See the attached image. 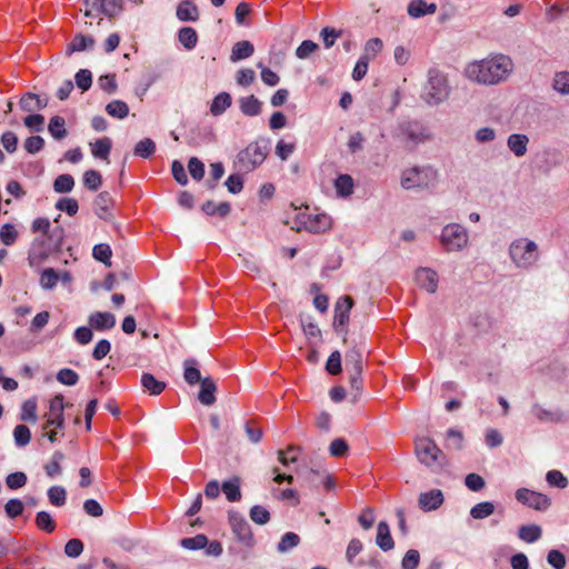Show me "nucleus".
<instances>
[{"mask_svg": "<svg viewBox=\"0 0 569 569\" xmlns=\"http://www.w3.org/2000/svg\"><path fill=\"white\" fill-rule=\"evenodd\" d=\"M513 70L512 60L505 54H493L473 61L466 68V76L480 84L495 86L508 79Z\"/></svg>", "mask_w": 569, "mask_h": 569, "instance_id": "obj_1", "label": "nucleus"}, {"mask_svg": "<svg viewBox=\"0 0 569 569\" xmlns=\"http://www.w3.org/2000/svg\"><path fill=\"white\" fill-rule=\"evenodd\" d=\"M508 254L517 269L532 270L539 259L540 251L538 244L528 238H517L509 244Z\"/></svg>", "mask_w": 569, "mask_h": 569, "instance_id": "obj_2", "label": "nucleus"}, {"mask_svg": "<svg viewBox=\"0 0 569 569\" xmlns=\"http://www.w3.org/2000/svg\"><path fill=\"white\" fill-rule=\"evenodd\" d=\"M439 172L431 166L412 167L401 173L400 184L406 190L427 191L437 188Z\"/></svg>", "mask_w": 569, "mask_h": 569, "instance_id": "obj_3", "label": "nucleus"}, {"mask_svg": "<svg viewBox=\"0 0 569 569\" xmlns=\"http://www.w3.org/2000/svg\"><path fill=\"white\" fill-rule=\"evenodd\" d=\"M270 140L258 139L237 154L236 166L239 170L251 172L263 163L269 153Z\"/></svg>", "mask_w": 569, "mask_h": 569, "instance_id": "obj_4", "label": "nucleus"}, {"mask_svg": "<svg viewBox=\"0 0 569 569\" xmlns=\"http://www.w3.org/2000/svg\"><path fill=\"white\" fill-rule=\"evenodd\" d=\"M450 87L446 76L436 69H430L421 94L425 102L429 106H438L448 99Z\"/></svg>", "mask_w": 569, "mask_h": 569, "instance_id": "obj_5", "label": "nucleus"}, {"mask_svg": "<svg viewBox=\"0 0 569 569\" xmlns=\"http://www.w3.org/2000/svg\"><path fill=\"white\" fill-rule=\"evenodd\" d=\"M415 452L419 462L431 470H438L445 466V453L436 442L428 437L416 439Z\"/></svg>", "mask_w": 569, "mask_h": 569, "instance_id": "obj_6", "label": "nucleus"}, {"mask_svg": "<svg viewBox=\"0 0 569 569\" xmlns=\"http://www.w3.org/2000/svg\"><path fill=\"white\" fill-rule=\"evenodd\" d=\"M439 240L447 252L462 251L469 244V232L462 224L451 222L442 228Z\"/></svg>", "mask_w": 569, "mask_h": 569, "instance_id": "obj_7", "label": "nucleus"}, {"mask_svg": "<svg viewBox=\"0 0 569 569\" xmlns=\"http://www.w3.org/2000/svg\"><path fill=\"white\" fill-rule=\"evenodd\" d=\"M228 519L231 531L237 540L247 548H252L256 545V540L246 518L240 512L230 510L228 512Z\"/></svg>", "mask_w": 569, "mask_h": 569, "instance_id": "obj_8", "label": "nucleus"}, {"mask_svg": "<svg viewBox=\"0 0 569 569\" xmlns=\"http://www.w3.org/2000/svg\"><path fill=\"white\" fill-rule=\"evenodd\" d=\"M515 497L518 502L537 511H546L551 506V499L547 495L528 488L518 489Z\"/></svg>", "mask_w": 569, "mask_h": 569, "instance_id": "obj_9", "label": "nucleus"}, {"mask_svg": "<svg viewBox=\"0 0 569 569\" xmlns=\"http://www.w3.org/2000/svg\"><path fill=\"white\" fill-rule=\"evenodd\" d=\"M53 250L56 249L46 238L34 239L28 253L29 264L31 267L41 264Z\"/></svg>", "mask_w": 569, "mask_h": 569, "instance_id": "obj_10", "label": "nucleus"}, {"mask_svg": "<svg viewBox=\"0 0 569 569\" xmlns=\"http://www.w3.org/2000/svg\"><path fill=\"white\" fill-rule=\"evenodd\" d=\"M443 500L445 497L440 489H431L419 495L418 505L422 511L429 512L440 508Z\"/></svg>", "mask_w": 569, "mask_h": 569, "instance_id": "obj_11", "label": "nucleus"}, {"mask_svg": "<svg viewBox=\"0 0 569 569\" xmlns=\"http://www.w3.org/2000/svg\"><path fill=\"white\" fill-rule=\"evenodd\" d=\"M89 326L97 331L111 330L116 326V317L108 311H96L88 317Z\"/></svg>", "mask_w": 569, "mask_h": 569, "instance_id": "obj_12", "label": "nucleus"}, {"mask_svg": "<svg viewBox=\"0 0 569 569\" xmlns=\"http://www.w3.org/2000/svg\"><path fill=\"white\" fill-rule=\"evenodd\" d=\"M417 284L429 293H435L438 289V274L430 268H419L416 271Z\"/></svg>", "mask_w": 569, "mask_h": 569, "instance_id": "obj_13", "label": "nucleus"}, {"mask_svg": "<svg viewBox=\"0 0 569 569\" xmlns=\"http://www.w3.org/2000/svg\"><path fill=\"white\" fill-rule=\"evenodd\" d=\"M400 130L406 138L412 143H421L429 138L427 129L417 121L405 122L400 126Z\"/></svg>", "mask_w": 569, "mask_h": 569, "instance_id": "obj_14", "label": "nucleus"}, {"mask_svg": "<svg viewBox=\"0 0 569 569\" xmlns=\"http://www.w3.org/2000/svg\"><path fill=\"white\" fill-rule=\"evenodd\" d=\"M48 104V98H41L40 96L27 92L20 98L19 106L22 111L34 112L42 110Z\"/></svg>", "mask_w": 569, "mask_h": 569, "instance_id": "obj_15", "label": "nucleus"}, {"mask_svg": "<svg viewBox=\"0 0 569 569\" xmlns=\"http://www.w3.org/2000/svg\"><path fill=\"white\" fill-rule=\"evenodd\" d=\"M345 366L347 372L363 371V349L358 346L350 348L345 356Z\"/></svg>", "mask_w": 569, "mask_h": 569, "instance_id": "obj_16", "label": "nucleus"}, {"mask_svg": "<svg viewBox=\"0 0 569 569\" xmlns=\"http://www.w3.org/2000/svg\"><path fill=\"white\" fill-rule=\"evenodd\" d=\"M529 137L523 133H511L507 138V147L518 158L523 157L528 151Z\"/></svg>", "mask_w": 569, "mask_h": 569, "instance_id": "obj_17", "label": "nucleus"}, {"mask_svg": "<svg viewBox=\"0 0 569 569\" xmlns=\"http://www.w3.org/2000/svg\"><path fill=\"white\" fill-rule=\"evenodd\" d=\"M112 197L108 191L100 192L93 201V210L96 214L103 220H109L110 214V207L112 206Z\"/></svg>", "mask_w": 569, "mask_h": 569, "instance_id": "obj_18", "label": "nucleus"}, {"mask_svg": "<svg viewBox=\"0 0 569 569\" xmlns=\"http://www.w3.org/2000/svg\"><path fill=\"white\" fill-rule=\"evenodd\" d=\"M216 391H217L216 382L210 377H206L200 382V391L198 395V400L204 406H211L217 400Z\"/></svg>", "mask_w": 569, "mask_h": 569, "instance_id": "obj_19", "label": "nucleus"}, {"mask_svg": "<svg viewBox=\"0 0 569 569\" xmlns=\"http://www.w3.org/2000/svg\"><path fill=\"white\" fill-rule=\"evenodd\" d=\"M302 223L308 231L320 233L330 228L331 220L327 214H315L307 216Z\"/></svg>", "mask_w": 569, "mask_h": 569, "instance_id": "obj_20", "label": "nucleus"}, {"mask_svg": "<svg viewBox=\"0 0 569 569\" xmlns=\"http://www.w3.org/2000/svg\"><path fill=\"white\" fill-rule=\"evenodd\" d=\"M407 11L411 18L418 19L427 14H433L437 11V4L428 3L425 0H412L408 4Z\"/></svg>", "mask_w": 569, "mask_h": 569, "instance_id": "obj_21", "label": "nucleus"}, {"mask_svg": "<svg viewBox=\"0 0 569 569\" xmlns=\"http://www.w3.org/2000/svg\"><path fill=\"white\" fill-rule=\"evenodd\" d=\"M376 543L382 551H390L395 548V541L391 537L389 525L386 521L378 523Z\"/></svg>", "mask_w": 569, "mask_h": 569, "instance_id": "obj_22", "label": "nucleus"}, {"mask_svg": "<svg viewBox=\"0 0 569 569\" xmlns=\"http://www.w3.org/2000/svg\"><path fill=\"white\" fill-rule=\"evenodd\" d=\"M177 18L180 21H197L199 19L198 7L191 0H183L177 7Z\"/></svg>", "mask_w": 569, "mask_h": 569, "instance_id": "obj_23", "label": "nucleus"}, {"mask_svg": "<svg viewBox=\"0 0 569 569\" xmlns=\"http://www.w3.org/2000/svg\"><path fill=\"white\" fill-rule=\"evenodd\" d=\"M261 101L253 94L242 97L239 100V107L241 112L248 117H256L261 113Z\"/></svg>", "mask_w": 569, "mask_h": 569, "instance_id": "obj_24", "label": "nucleus"}, {"mask_svg": "<svg viewBox=\"0 0 569 569\" xmlns=\"http://www.w3.org/2000/svg\"><path fill=\"white\" fill-rule=\"evenodd\" d=\"M91 147V153L94 158L101 159V160H108L111 148H112V141L108 137L100 138L96 140L94 142L90 143Z\"/></svg>", "mask_w": 569, "mask_h": 569, "instance_id": "obj_25", "label": "nucleus"}, {"mask_svg": "<svg viewBox=\"0 0 569 569\" xmlns=\"http://www.w3.org/2000/svg\"><path fill=\"white\" fill-rule=\"evenodd\" d=\"M141 386L151 396H158L166 389V382L156 379V377L149 372L142 373Z\"/></svg>", "mask_w": 569, "mask_h": 569, "instance_id": "obj_26", "label": "nucleus"}, {"mask_svg": "<svg viewBox=\"0 0 569 569\" xmlns=\"http://www.w3.org/2000/svg\"><path fill=\"white\" fill-rule=\"evenodd\" d=\"M253 51L254 48L250 41H238L232 47L230 59L233 62L240 61L251 57L253 54Z\"/></svg>", "mask_w": 569, "mask_h": 569, "instance_id": "obj_27", "label": "nucleus"}, {"mask_svg": "<svg viewBox=\"0 0 569 569\" xmlns=\"http://www.w3.org/2000/svg\"><path fill=\"white\" fill-rule=\"evenodd\" d=\"M94 47V39L91 36L77 34L68 44V53L91 50Z\"/></svg>", "mask_w": 569, "mask_h": 569, "instance_id": "obj_28", "label": "nucleus"}, {"mask_svg": "<svg viewBox=\"0 0 569 569\" xmlns=\"http://www.w3.org/2000/svg\"><path fill=\"white\" fill-rule=\"evenodd\" d=\"M542 536V529L540 526L531 523L521 526L518 529V537L527 543H533L538 541Z\"/></svg>", "mask_w": 569, "mask_h": 569, "instance_id": "obj_29", "label": "nucleus"}, {"mask_svg": "<svg viewBox=\"0 0 569 569\" xmlns=\"http://www.w3.org/2000/svg\"><path fill=\"white\" fill-rule=\"evenodd\" d=\"M197 365L198 362L194 359H187L183 362V378L191 386L203 380Z\"/></svg>", "mask_w": 569, "mask_h": 569, "instance_id": "obj_30", "label": "nucleus"}, {"mask_svg": "<svg viewBox=\"0 0 569 569\" xmlns=\"http://www.w3.org/2000/svg\"><path fill=\"white\" fill-rule=\"evenodd\" d=\"M221 490L230 502H236L241 499L240 480L238 477L223 481Z\"/></svg>", "mask_w": 569, "mask_h": 569, "instance_id": "obj_31", "label": "nucleus"}, {"mask_svg": "<svg viewBox=\"0 0 569 569\" xmlns=\"http://www.w3.org/2000/svg\"><path fill=\"white\" fill-rule=\"evenodd\" d=\"M178 40L187 50H192L198 43L197 31L191 27H183L178 32Z\"/></svg>", "mask_w": 569, "mask_h": 569, "instance_id": "obj_32", "label": "nucleus"}, {"mask_svg": "<svg viewBox=\"0 0 569 569\" xmlns=\"http://www.w3.org/2000/svg\"><path fill=\"white\" fill-rule=\"evenodd\" d=\"M353 179L349 174H339L335 180L337 194L347 198L353 193Z\"/></svg>", "mask_w": 569, "mask_h": 569, "instance_id": "obj_33", "label": "nucleus"}, {"mask_svg": "<svg viewBox=\"0 0 569 569\" xmlns=\"http://www.w3.org/2000/svg\"><path fill=\"white\" fill-rule=\"evenodd\" d=\"M301 539L299 535L292 531L286 532L277 545V551L279 553H287L297 546H299Z\"/></svg>", "mask_w": 569, "mask_h": 569, "instance_id": "obj_34", "label": "nucleus"}, {"mask_svg": "<svg viewBox=\"0 0 569 569\" xmlns=\"http://www.w3.org/2000/svg\"><path fill=\"white\" fill-rule=\"evenodd\" d=\"M231 106V96L228 92L217 94L210 106L213 116L222 114Z\"/></svg>", "mask_w": 569, "mask_h": 569, "instance_id": "obj_35", "label": "nucleus"}, {"mask_svg": "<svg viewBox=\"0 0 569 569\" xmlns=\"http://www.w3.org/2000/svg\"><path fill=\"white\" fill-rule=\"evenodd\" d=\"M48 130L56 140H62L66 138L68 132L66 130L64 118L61 116H53L49 121Z\"/></svg>", "mask_w": 569, "mask_h": 569, "instance_id": "obj_36", "label": "nucleus"}, {"mask_svg": "<svg viewBox=\"0 0 569 569\" xmlns=\"http://www.w3.org/2000/svg\"><path fill=\"white\" fill-rule=\"evenodd\" d=\"M230 210H231V206L227 201H223V202H220L219 204H217L213 201L208 200L202 204V211L208 216L218 214L223 218L229 214Z\"/></svg>", "mask_w": 569, "mask_h": 569, "instance_id": "obj_37", "label": "nucleus"}, {"mask_svg": "<svg viewBox=\"0 0 569 569\" xmlns=\"http://www.w3.org/2000/svg\"><path fill=\"white\" fill-rule=\"evenodd\" d=\"M532 415L539 420L543 422H558L561 420V413L559 411H551L545 409L540 405L536 403L531 408Z\"/></svg>", "mask_w": 569, "mask_h": 569, "instance_id": "obj_38", "label": "nucleus"}, {"mask_svg": "<svg viewBox=\"0 0 569 569\" xmlns=\"http://www.w3.org/2000/svg\"><path fill=\"white\" fill-rule=\"evenodd\" d=\"M154 152L156 143L150 138L140 140L133 148V154L142 159H149Z\"/></svg>", "mask_w": 569, "mask_h": 569, "instance_id": "obj_39", "label": "nucleus"}, {"mask_svg": "<svg viewBox=\"0 0 569 569\" xmlns=\"http://www.w3.org/2000/svg\"><path fill=\"white\" fill-rule=\"evenodd\" d=\"M107 113L116 119H124L129 114V107L122 100H113L106 106Z\"/></svg>", "mask_w": 569, "mask_h": 569, "instance_id": "obj_40", "label": "nucleus"}, {"mask_svg": "<svg viewBox=\"0 0 569 569\" xmlns=\"http://www.w3.org/2000/svg\"><path fill=\"white\" fill-rule=\"evenodd\" d=\"M38 529L52 533L56 530V521L48 511H39L34 519Z\"/></svg>", "mask_w": 569, "mask_h": 569, "instance_id": "obj_41", "label": "nucleus"}, {"mask_svg": "<svg viewBox=\"0 0 569 569\" xmlns=\"http://www.w3.org/2000/svg\"><path fill=\"white\" fill-rule=\"evenodd\" d=\"M122 9L123 0H102L97 11L112 18L118 16Z\"/></svg>", "mask_w": 569, "mask_h": 569, "instance_id": "obj_42", "label": "nucleus"}, {"mask_svg": "<svg viewBox=\"0 0 569 569\" xmlns=\"http://www.w3.org/2000/svg\"><path fill=\"white\" fill-rule=\"evenodd\" d=\"M493 512L495 505L491 501L479 502L470 509V516L477 520L486 519Z\"/></svg>", "mask_w": 569, "mask_h": 569, "instance_id": "obj_43", "label": "nucleus"}, {"mask_svg": "<svg viewBox=\"0 0 569 569\" xmlns=\"http://www.w3.org/2000/svg\"><path fill=\"white\" fill-rule=\"evenodd\" d=\"M552 88L562 96L569 94V71L556 72L552 79Z\"/></svg>", "mask_w": 569, "mask_h": 569, "instance_id": "obj_44", "label": "nucleus"}, {"mask_svg": "<svg viewBox=\"0 0 569 569\" xmlns=\"http://www.w3.org/2000/svg\"><path fill=\"white\" fill-rule=\"evenodd\" d=\"M74 187V179L69 173H62L58 176L53 181V190L57 193H68L72 191Z\"/></svg>", "mask_w": 569, "mask_h": 569, "instance_id": "obj_45", "label": "nucleus"}, {"mask_svg": "<svg viewBox=\"0 0 569 569\" xmlns=\"http://www.w3.org/2000/svg\"><path fill=\"white\" fill-rule=\"evenodd\" d=\"M60 279V274L53 268H47L41 272L40 286L46 290L53 289Z\"/></svg>", "mask_w": 569, "mask_h": 569, "instance_id": "obj_46", "label": "nucleus"}, {"mask_svg": "<svg viewBox=\"0 0 569 569\" xmlns=\"http://www.w3.org/2000/svg\"><path fill=\"white\" fill-rule=\"evenodd\" d=\"M48 499L51 505L62 507L67 500V491L61 486H52L47 491Z\"/></svg>", "mask_w": 569, "mask_h": 569, "instance_id": "obj_47", "label": "nucleus"}, {"mask_svg": "<svg viewBox=\"0 0 569 569\" xmlns=\"http://www.w3.org/2000/svg\"><path fill=\"white\" fill-rule=\"evenodd\" d=\"M546 481L550 487L565 489L569 485L568 478L559 470H549L546 473Z\"/></svg>", "mask_w": 569, "mask_h": 569, "instance_id": "obj_48", "label": "nucleus"}, {"mask_svg": "<svg viewBox=\"0 0 569 569\" xmlns=\"http://www.w3.org/2000/svg\"><path fill=\"white\" fill-rule=\"evenodd\" d=\"M249 517L254 523L263 526L269 522L270 512L266 507L256 505L251 507L249 511Z\"/></svg>", "mask_w": 569, "mask_h": 569, "instance_id": "obj_49", "label": "nucleus"}, {"mask_svg": "<svg viewBox=\"0 0 569 569\" xmlns=\"http://www.w3.org/2000/svg\"><path fill=\"white\" fill-rule=\"evenodd\" d=\"M20 420L34 423L37 421V402L33 399L26 400L21 406Z\"/></svg>", "mask_w": 569, "mask_h": 569, "instance_id": "obj_50", "label": "nucleus"}, {"mask_svg": "<svg viewBox=\"0 0 569 569\" xmlns=\"http://www.w3.org/2000/svg\"><path fill=\"white\" fill-rule=\"evenodd\" d=\"M102 183V177L99 171L90 169L83 173V184L90 191H97Z\"/></svg>", "mask_w": 569, "mask_h": 569, "instance_id": "obj_51", "label": "nucleus"}, {"mask_svg": "<svg viewBox=\"0 0 569 569\" xmlns=\"http://www.w3.org/2000/svg\"><path fill=\"white\" fill-rule=\"evenodd\" d=\"M13 438L17 447H26L31 440L30 429L26 425H18L13 429Z\"/></svg>", "mask_w": 569, "mask_h": 569, "instance_id": "obj_52", "label": "nucleus"}, {"mask_svg": "<svg viewBox=\"0 0 569 569\" xmlns=\"http://www.w3.org/2000/svg\"><path fill=\"white\" fill-rule=\"evenodd\" d=\"M111 248L107 243H98L92 249V256L96 260L103 262L106 266H111Z\"/></svg>", "mask_w": 569, "mask_h": 569, "instance_id": "obj_53", "label": "nucleus"}, {"mask_svg": "<svg viewBox=\"0 0 569 569\" xmlns=\"http://www.w3.org/2000/svg\"><path fill=\"white\" fill-rule=\"evenodd\" d=\"M180 545L188 550H200L208 545V538L204 535H197L191 538H183Z\"/></svg>", "mask_w": 569, "mask_h": 569, "instance_id": "obj_54", "label": "nucleus"}, {"mask_svg": "<svg viewBox=\"0 0 569 569\" xmlns=\"http://www.w3.org/2000/svg\"><path fill=\"white\" fill-rule=\"evenodd\" d=\"M18 239V231L11 223H4L0 228V240L4 246H12Z\"/></svg>", "mask_w": 569, "mask_h": 569, "instance_id": "obj_55", "label": "nucleus"}, {"mask_svg": "<svg viewBox=\"0 0 569 569\" xmlns=\"http://www.w3.org/2000/svg\"><path fill=\"white\" fill-rule=\"evenodd\" d=\"M28 477L22 471L9 473L6 478V485L11 490H17L26 486Z\"/></svg>", "mask_w": 569, "mask_h": 569, "instance_id": "obj_56", "label": "nucleus"}, {"mask_svg": "<svg viewBox=\"0 0 569 569\" xmlns=\"http://www.w3.org/2000/svg\"><path fill=\"white\" fill-rule=\"evenodd\" d=\"M64 455L61 451L53 452L51 460L44 466L46 473L53 478L61 472L60 462L63 460Z\"/></svg>", "mask_w": 569, "mask_h": 569, "instance_id": "obj_57", "label": "nucleus"}, {"mask_svg": "<svg viewBox=\"0 0 569 569\" xmlns=\"http://www.w3.org/2000/svg\"><path fill=\"white\" fill-rule=\"evenodd\" d=\"M24 510L23 502L18 498H12L4 505V512L8 518L14 519L22 515Z\"/></svg>", "mask_w": 569, "mask_h": 569, "instance_id": "obj_58", "label": "nucleus"}, {"mask_svg": "<svg viewBox=\"0 0 569 569\" xmlns=\"http://www.w3.org/2000/svg\"><path fill=\"white\" fill-rule=\"evenodd\" d=\"M23 124L33 132H41L44 128V117L40 113H32L23 119Z\"/></svg>", "mask_w": 569, "mask_h": 569, "instance_id": "obj_59", "label": "nucleus"}, {"mask_svg": "<svg viewBox=\"0 0 569 569\" xmlns=\"http://www.w3.org/2000/svg\"><path fill=\"white\" fill-rule=\"evenodd\" d=\"M76 84L82 91H87L92 86V73L88 69H80L74 76Z\"/></svg>", "mask_w": 569, "mask_h": 569, "instance_id": "obj_60", "label": "nucleus"}, {"mask_svg": "<svg viewBox=\"0 0 569 569\" xmlns=\"http://www.w3.org/2000/svg\"><path fill=\"white\" fill-rule=\"evenodd\" d=\"M18 137L13 131H4L1 134L0 142L8 153H14L18 149Z\"/></svg>", "mask_w": 569, "mask_h": 569, "instance_id": "obj_61", "label": "nucleus"}, {"mask_svg": "<svg viewBox=\"0 0 569 569\" xmlns=\"http://www.w3.org/2000/svg\"><path fill=\"white\" fill-rule=\"evenodd\" d=\"M57 380L64 386H74L79 381V375L69 368L60 369L57 373Z\"/></svg>", "mask_w": 569, "mask_h": 569, "instance_id": "obj_62", "label": "nucleus"}, {"mask_svg": "<svg viewBox=\"0 0 569 569\" xmlns=\"http://www.w3.org/2000/svg\"><path fill=\"white\" fill-rule=\"evenodd\" d=\"M56 208L69 216H74L79 210V204L73 198H61L57 201Z\"/></svg>", "mask_w": 569, "mask_h": 569, "instance_id": "obj_63", "label": "nucleus"}, {"mask_svg": "<svg viewBox=\"0 0 569 569\" xmlns=\"http://www.w3.org/2000/svg\"><path fill=\"white\" fill-rule=\"evenodd\" d=\"M420 562V555L418 550L410 549L406 552L401 561L402 569H417Z\"/></svg>", "mask_w": 569, "mask_h": 569, "instance_id": "obj_64", "label": "nucleus"}]
</instances>
